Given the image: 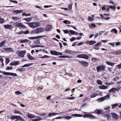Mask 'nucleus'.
<instances>
[{
    "label": "nucleus",
    "instance_id": "1",
    "mask_svg": "<svg viewBox=\"0 0 121 121\" xmlns=\"http://www.w3.org/2000/svg\"><path fill=\"white\" fill-rule=\"evenodd\" d=\"M30 27L34 28L40 26V24L37 22H26Z\"/></svg>",
    "mask_w": 121,
    "mask_h": 121
},
{
    "label": "nucleus",
    "instance_id": "2",
    "mask_svg": "<svg viewBox=\"0 0 121 121\" xmlns=\"http://www.w3.org/2000/svg\"><path fill=\"white\" fill-rule=\"evenodd\" d=\"M16 53L18 54L20 56L23 58L24 57V55L26 53V52L25 51L20 52L18 51Z\"/></svg>",
    "mask_w": 121,
    "mask_h": 121
},
{
    "label": "nucleus",
    "instance_id": "3",
    "mask_svg": "<svg viewBox=\"0 0 121 121\" xmlns=\"http://www.w3.org/2000/svg\"><path fill=\"white\" fill-rule=\"evenodd\" d=\"M2 73L4 75H11L13 76H17V74L16 73H13L7 72H3Z\"/></svg>",
    "mask_w": 121,
    "mask_h": 121
},
{
    "label": "nucleus",
    "instance_id": "4",
    "mask_svg": "<svg viewBox=\"0 0 121 121\" xmlns=\"http://www.w3.org/2000/svg\"><path fill=\"white\" fill-rule=\"evenodd\" d=\"M120 88L119 87H117V88L114 87L110 89L109 91V92H114L116 91H118L119 90Z\"/></svg>",
    "mask_w": 121,
    "mask_h": 121
},
{
    "label": "nucleus",
    "instance_id": "5",
    "mask_svg": "<svg viewBox=\"0 0 121 121\" xmlns=\"http://www.w3.org/2000/svg\"><path fill=\"white\" fill-rule=\"evenodd\" d=\"M78 61L81 64V65L83 67H86L88 65V63L84 61Z\"/></svg>",
    "mask_w": 121,
    "mask_h": 121
},
{
    "label": "nucleus",
    "instance_id": "6",
    "mask_svg": "<svg viewBox=\"0 0 121 121\" xmlns=\"http://www.w3.org/2000/svg\"><path fill=\"white\" fill-rule=\"evenodd\" d=\"M105 68V66L104 65H100L97 67L96 69L97 72H99L101 71L104 70Z\"/></svg>",
    "mask_w": 121,
    "mask_h": 121
},
{
    "label": "nucleus",
    "instance_id": "7",
    "mask_svg": "<svg viewBox=\"0 0 121 121\" xmlns=\"http://www.w3.org/2000/svg\"><path fill=\"white\" fill-rule=\"evenodd\" d=\"M45 37V36H39L35 37H30L29 38V39L30 40H34Z\"/></svg>",
    "mask_w": 121,
    "mask_h": 121
},
{
    "label": "nucleus",
    "instance_id": "8",
    "mask_svg": "<svg viewBox=\"0 0 121 121\" xmlns=\"http://www.w3.org/2000/svg\"><path fill=\"white\" fill-rule=\"evenodd\" d=\"M77 57L79 58H81L85 59H88L89 58L86 55L84 54H82L78 55Z\"/></svg>",
    "mask_w": 121,
    "mask_h": 121
},
{
    "label": "nucleus",
    "instance_id": "9",
    "mask_svg": "<svg viewBox=\"0 0 121 121\" xmlns=\"http://www.w3.org/2000/svg\"><path fill=\"white\" fill-rule=\"evenodd\" d=\"M102 43L101 42H99L97 44H95L94 46V48L96 50H98L100 48L99 46Z\"/></svg>",
    "mask_w": 121,
    "mask_h": 121
},
{
    "label": "nucleus",
    "instance_id": "10",
    "mask_svg": "<svg viewBox=\"0 0 121 121\" xmlns=\"http://www.w3.org/2000/svg\"><path fill=\"white\" fill-rule=\"evenodd\" d=\"M50 53L54 55H62V53L57 52L55 51H51L50 52Z\"/></svg>",
    "mask_w": 121,
    "mask_h": 121
},
{
    "label": "nucleus",
    "instance_id": "11",
    "mask_svg": "<svg viewBox=\"0 0 121 121\" xmlns=\"http://www.w3.org/2000/svg\"><path fill=\"white\" fill-rule=\"evenodd\" d=\"M16 26L18 27L21 28H26V27L21 23H17L16 24Z\"/></svg>",
    "mask_w": 121,
    "mask_h": 121
},
{
    "label": "nucleus",
    "instance_id": "12",
    "mask_svg": "<svg viewBox=\"0 0 121 121\" xmlns=\"http://www.w3.org/2000/svg\"><path fill=\"white\" fill-rule=\"evenodd\" d=\"M19 63V61H13L11 63L10 65H18Z\"/></svg>",
    "mask_w": 121,
    "mask_h": 121
},
{
    "label": "nucleus",
    "instance_id": "13",
    "mask_svg": "<svg viewBox=\"0 0 121 121\" xmlns=\"http://www.w3.org/2000/svg\"><path fill=\"white\" fill-rule=\"evenodd\" d=\"M111 115L112 117L116 120H117L119 118L118 116L114 113H112Z\"/></svg>",
    "mask_w": 121,
    "mask_h": 121
},
{
    "label": "nucleus",
    "instance_id": "14",
    "mask_svg": "<svg viewBox=\"0 0 121 121\" xmlns=\"http://www.w3.org/2000/svg\"><path fill=\"white\" fill-rule=\"evenodd\" d=\"M95 113H96L98 114H103V111L102 110H98L96 109L95 111Z\"/></svg>",
    "mask_w": 121,
    "mask_h": 121
},
{
    "label": "nucleus",
    "instance_id": "15",
    "mask_svg": "<svg viewBox=\"0 0 121 121\" xmlns=\"http://www.w3.org/2000/svg\"><path fill=\"white\" fill-rule=\"evenodd\" d=\"M4 27L5 28L7 29H11L13 28L12 26L11 25H5L4 26Z\"/></svg>",
    "mask_w": 121,
    "mask_h": 121
},
{
    "label": "nucleus",
    "instance_id": "16",
    "mask_svg": "<svg viewBox=\"0 0 121 121\" xmlns=\"http://www.w3.org/2000/svg\"><path fill=\"white\" fill-rule=\"evenodd\" d=\"M4 49L5 51L8 52H14V50L11 48H4Z\"/></svg>",
    "mask_w": 121,
    "mask_h": 121
},
{
    "label": "nucleus",
    "instance_id": "17",
    "mask_svg": "<svg viewBox=\"0 0 121 121\" xmlns=\"http://www.w3.org/2000/svg\"><path fill=\"white\" fill-rule=\"evenodd\" d=\"M27 56L28 58L31 60H35L34 58L31 56L29 54H27Z\"/></svg>",
    "mask_w": 121,
    "mask_h": 121
},
{
    "label": "nucleus",
    "instance_id": "18",
    "mask_svg": "<svg viewBox=\"0 0 121 121\" xmlns=\"http://www.w3.org/2000/svg\"><path fill=\"white\" fill-rule=\"evenodd\" d=\"M27 113L28 114L27 117L28 118L31 119L32 118L35 117V116L34 115L28 112H27Z\"/></svg>",
    "mask_w": 121,
    "mask_h": 121
},
{
    "label": "nucleus",
    "instance_id": "19",
    "mask_svg": "<svg viewBox=\"0 0 121 121\" xmlns=\"http://www.w3.org/2000/svg\"><path fill=\"white\" fill-rule=\"evenodd\" d=\"M52 28V27L50 25H48L47 26L45 29H44L45 31H48L50 30Z\"/></svg>",
    "mask_w": 121,
    "mask_h": 121
},
{
    "label": "nucleus",
    "instance_id": "20",
    "mask_svg": "<svg viewBox=\"0 0 121 121\" xmlns=\"http://www.w3.org/2000/svg\"><path fill=\"white\" fill-rule=\"evenodd\" d=\"M12 19L14 21H17L20 19V18L17 17H13L12 18Z\"/></svg>",
    "mask_w": 121,
    "mask_h": 121
},
{
    "label": "nucleus",
    "instance_id": "21",
    "mask_svg": "<svg viewBox=\"0 0 121 121\" xmlns=\"http://www.w3.org/2000/svg\"><path fill=\"white\" fill-rule=\"evenodd\" d=\"M59 114V113H57L53 112L52 113H49L48 115V117H51V116H54Z\"/></svg>",
    "mask_w": 121,
    "mask_h": 121
},
{
    "label": "nucleus",
    "instance_id": "22",
    "mask_svg": "<svg viewBox=\"0 0 121 121\" xmlns=\"http://www.w3.org/2000/svg\"><path fill=\"white\" fill-rule=\"evenodd\" d=\"M23 11L22 10H16L13 12V13H16V14H19L23 13Z\"/></svg>",
    "mask_w": 121,
    "mask_h": 121
},
{
    "label": "nucleus",
    "instance_id": "23",
    "mask_svg": "<svg viewBox=\"0 0 121 121\" xmlns=\"http://www.w3.org/2000/svg\"><path fill=\"white\" fill-rule=\"evenodd\" d=\"M17 119L18 120H20L21 121H25V120H24L23 118H22L21 116H17Z\"/></svg>",
    "mask_w": 121,
    "mask_h": 121
},
{
    "label": "nucleus",
    "instance_id": "24",
    "mask_svg": "<svg viewBox=\"0 0 121 121\" xmlns=\"http://www.w3.org/2000/svg\"><path fill=\"white\" fill-rule=\"evenodd\" d=\"M99 88L100 89H107L108 88V87L107 86H105L104 85H103L101 86H99Z\"/></svg>",
    "mask_w": 121,
    "mask_h": 121
},
{
    "label": "nucleus",
    "instance_id": "25",
    "mask_svg": "<svg viewBox=\"0 0 121 121\" xmlns=\"http://www.w3.org/2000/svg\"><path fill=\"white\" fill-rule=\"evenodd\" d=\"M71 116L75 117H82L83 116V115L81 114H72Z\"/></svg>",
    "mask_w": 121,
    "mask_h": 121
},
{
    "label": "nucleus",
    "instance_id": "26",
    "mask_svg": "<svg viewBox=\"0 0 121 121\" xmlns=\"http://www.w3.org/2000/svg\"><path fill=\"white\" fill-rule=\"evenodd\" d=\"M113 53L115 55H118L121 53V51L120 50H118L114 52Z\"/></svg>",
    "mask_w": 121,
    "mask_h": 121
},
{
    "label": "nucleus",
    "instance_id": "27",
    "mask_svg": "<svg viewBox=\"0 0 121 121\" xmlns=\"http://www.w3.org/2000/svg\"><path fill=\"white\" fill-rule=\"evenodd\" d=\"M65 52L66 53L68 54H72L73 53L72 51L69 50H65Z\"/></svg>",
    "mask_w": 121,
    "mask_h": 121
},
{
    "label": "nucleus",
    "instance_id": "28",
    "mask_svg": "<svg viewBox=\"0 0 121 121\" xmlns=\"http://www.w3.org/2000/svg\"><path fill=\"white\" fill-rule=\"evenodd\" d=\"M96 25L94 23H91V25H89V26L90 28L92 29L93 28H95L96 27Z\"/></svg>",
    "mask_w": 121,
    "mask_h": 121
},
{
    "label": "nucleus",
    "instance_id": "29",
    "mask_svg": "<svg viewBox=\"0 0 121 121\" xmlns=\"http://www.w3.org/2000/svg\"><path fill=\"white\" fill-rule=\"evenodd\" d=\"M38 28L39 30V33L45 31L44 29L42 27H40Z\"/></svg>",
    "mask_w": 121,
    "mask_h": 121
},
{
    "label": "nucleus",
    "instance_id": "30",
    "mask_svg": "<svg viewBox=\"0 0 121 121\" xmlns=\"http://www.w3.org/2000/svg\"><path fill=\"white\" fill-rule=\"evenodd\" d=\"M106 63L107 65L112 66L114 65L115 64V63H112L108 61H106Z\"/></svg>",
    "mask_w": 121,
    "mask_h": 121
},
{
    "label": "nucleus",
    "instance_id": "31",
    "mask_svg": "<svg viewBox=\"0 0 121 121\" xmlns=\"http://www.w3.org/2000/svg\"><path fill=\"white\" fill-rule=\"evenodd\" d=\"M111 32L113 33L114 32L115 34H117V30L115 29H113L111 30Z\"/></svg>",
    "mask_w": 121,
    "mask_h": 121
},
{
    "label": "nucleus",
    "instance_id": "32",
    "mask_svg": "<svg viewBox=\"0 0 121 121\" xmlns=\"http://www.w3.org/2000/svg\"><path fill=\"white\" fill-rule=\"evenodd\" d=\"M32 18L31 17L26 18H24V20L28 22H30V21L32 19Z\"/></svg>",
    "mask_w": 121,
    "mask_h": 121
},
{
    "label": "nucleus",
    "instance_id": "33",
    "mask_svg": "<svg viewBox=\"0 0 121 121\" xmlns=\"http://www.w3.org/2000/svg\"><path fill=\"white\" fill-rule=\"evenodd\" d=\"M14 112L15 114H23L20 111L18 110H16L14 111Z\"/></svg>",
    "mask_w": 121,
    "mask_h": 121
},
{
    "label": "nucleus",
    "instance_id": "34",
    "mask_svg": "<svg viewBox=\"0 0 121 121\" xmlns=\"http://www.w3.org/2000/svg\"><path fill=\"white\" fill-rule=\"evenodd\" d=\"M33 64V63H32L30 64H26L22 66V67H28L29 66H30L31 65H32Z\"/></svg>",
    "mask_w": 121,
    "mask_h": 121
},
{
    "label": "nucleus",
    "instance_id": "35",
    "mask_svg": "<svg viewBox=\"0 0 121 121\" xmlns=\"http://www.w3.org/2000/svg\"><path fill=\"white\" fill-rule=\"evenodd\" d=\"M6 43V41H2L0 43V47H3Z\"/></svg>",
    "mask_w": 121,
    "mask_h": 121
},
{
    "label": "nucleus",
    "instance_id": "36",
    "mask_svg": "<svg viewBox=\"0 0 121 121\" xmlns=\"http://www.w3.org/2000/svg\"><path fill=\"white\" fill-rule=\"evenodd\" d=\"M103 97L99 98L97 99L98 101L99 102H102L104 100Z\"/></svg>",
    "mask_w": 121,
    "mask_h": 121
},
{
    "label": "nucleus",
    "instance_id": "37",
    "mask_svg": "<svg viewBox=\"0 0 121 121\" xmlns=\"http://www.w3.org/2000/svg\"><path fill=\"white\" fill-rule=\"evenodd\" d=\"M104 100H106L110 98V96L109 95H107L103 97Z\"/></svg>",
    "mask_w": 121,
    "mask_h": 121
},
{
    "label": "nucleus",
    "instance_id": "38",
    "mask_svg": "<svg viewBox=\"0 0 121 121\" xmlns=\"http://www.w3.org/2000/svg\"><path fill=\"white\" fill-rule=\"evenodd\" d=\"M91 60L93 62H95L98 60V59L97 58H92Z\"/></svg>",
    "mask_w": 121,
    "mask_h": 121
},
{
    "label": "nucleus",
    "instance_id": "39",
    "mask_svg": "<svg viewBox=\"0 0 121 121\" xmlns=\"http://www.w3.org/2000/svg\"><path fill=\"white\" fill-rule=\"evenodd\" d=\"M63 118H64L66 119L69 120L72 118V117L69 116H63Z\"/></svg>",
    "mask_w": 121,
    "mask_h": 121
},
{
    "label": "nucleus",
    "instance_id": "40",
    "mask_svg": "<svg viewBox=\"0 0 121 121\" xmlns=\"http://www.w3.org/2000/svg\"><path fill=\"white\" fill-rule=\"evenodd\" d=\"M96 43V42L94 41H90V45H93Z\"/></svg>",
    "mask_w": 121,
    "mask_h": 121
},
{
    "label": "nucleus",
    "instance_id": "41",
    "mask_svg": "<svg viewBox=\"0 0 121 121\" xmlns=\"http://www.w3.org/2000/svg\"><path fill=\"white\" fill-rule=\"evenodd\" d=\"M29 41V40L27 39H25L22 40H21L20 42L21 43H24L27 42Z\"/></svg>",
    "mask_w": 121,
    "mask_h": 121
},
{
    "label": "nucleus",
    "instance_id": "42",
    "mask_svg": "<svg viewBox=\"0 0 121 121\" xmlns=\"http://www.w3.org/2000/svg\"><path fill=\"white\" fill-rule=\"evenodd\" d=\"M118 105V104H113L111 105L112 106V108L113 109L114 108H115Z\"/></svg>",
    "mask_w": 121,
    "mask_h": 121
},
{
    "label": "nucleus",
    "instance_id": "43",
    "mask_svg": "<svg viewBox=\"0 0 121 121\" xmlns=\"http://www.w3.org/2000/svg\"><path fill=\"white\" fill-rule=\"evenodd\" d=\"M88 20L89 21H92L94 20V19L93 17H89L88 18Z\"/></svg>",
    "mask_w": 121,
    "mask_h": 121
},
{
    "label": "nucleus",
    "instance_id": "44",
    "mask_svg": "<svg viewBox=\"0 0 121 121\" xmlns=\"http://www.w3.org/2000/svg\"><path fill=\"white\" fill-rule=\"evenodd\" d=\"M17 116H12L11 117V119L12 120L17 119Z\"/></svg>",
    "mask_w": 121,
    "mask_h": 121
},
{
    "label": "nucleus",
    "instance_id": "45",
    "mask_svg": "<svg viewBox=\"0 0 121 121\" xmlns=\"http://www.w3.org/2000/svg\"><path fill=\"white\" fill-rule=\"evenodd\" d=\"M90 114H85L83 115V117L84 118L86 117L89 118V116Z\"/></svg>",
    "mask_w": 121,
    "mask_h": 121
},
{
    "label": "nucleus",
    "instance_id": "46",
    "mask_svg": "<svg viewBox=\"0 0 121 121\" xmlns=\"http://www.w3.org/2000/svg\"><path fill=\"white\" fill-rule=\"evenodd\" d=\"M97 95V94L96 93L93 94V95H90V97L91 98H93L95 97Z\"/></svg>",
    "mask_w": 121,
    "mask_h": 121
},
{
    "label": "nucleus",
    "instance_id": "47",
    "mask_svg": "<svg viewBox=\"0 0 121 121\" xmlns=\"http://www.w3.org/2000/svg\"><path fill=\"white\" fill-rule=\"evenodd\" d=\"M110 8L114 10H116V7L114 5H113V6L110 5Z\"/></svg>",
    "mask_w": 121,
    "mask_h": 121
},
{
    "label": "nucleus",
    "instance_id": "48",
    "mask_svg": "<svg viewBox=\"0 0 121 121\" xmlns=\"http://www.w3.org/2000/svg\"><path fill=\"white\" fill-rule=\"evenodd\" d=\"M89 118L91 119H95V117L91 114H90Z\"/></svg>",
    "mask_w": 121,
    "mask_h": 121
},
{
    "label": "nucleus",
    "instance_id": "49",
    "mask_svg": "<svg viewBox=\"0 0 121 121\" xmlns=\"http://www.w3.org/2000/svg\"><path fill=\"white\" fill-rule=\"evenodd\" d=\"M34 31L36 34H38L39 33L38 28H36L35 30Z\"/></svg>",
    "mask_w": 121,
    "mask_h": 121
},
{
    "label": "nucleus",
    "instance_id": "50",
    "mask_svg": "<svg viewBox=\"0 0 121 121\" xmlns=\"http://www.w3.org/2000/svg\"><path fill=\"white\" fill-rule=\"evenodd\" d=\"M111 107L109 106L105 107L104 108V110H105L109 109H110Z\"/></svg>",
    "mask_w": 121,
    "mask_h": 121
},
{
    "label": "nucleus",
    "instance_id": "51",
    "mask_svg": "<svg viewBox=\"0 0 121 121\" xmlns=\"http://www.w3.org/2000/svg\"><path fill=\"white\" fill-rule=\"evenodd\" d=\"M6 64H8L10 61L9 58H6Z\"/></svg>",
    "mask_w": 121,
    "mask_h": 121
},
{
    "label": "nucleus",
    "instance_id": "52",
    "mask_svg": "<svg viewBox=\"0 0 121 121\" xmlns=\"http://www.w3.org/2000/svg\"><path fill=\"white\" fill-rule=\"evenodd\" d=\"M4 22V20L3 18L0 17V23H3Z\"/></svg>",
    "mask_w": 121,
    "mask_h": 121
},
{
    "label": "nucleus",
    "instance_id": "53",
    "mask_svg": "<svg viewBox=\"0 0 121 121\" xmlns=\"http://www.w3.org/2000/svg\"><path fill=\"white\" fill-rule=\"evenodd\" d=\"M49 57V56H48L46 55H45L44 56H43L42 57H40V58H48Z\"/></svg>",
    "mask_w": 121,
    "mask_h": 121
},
{
    "label": "nucleus",
    "instance_id": "54",
    "mask_svg": "<svg viewBox=\"0 0 121 121\" xmlns=\"http://www.w3.org/2000/svg\"><path fill=\"white\" fill-rule=\"evenodd\" d=\"M13 68L12 67L8 66L6 67V69L7 70H10L12 69Z\"/></svg>",
    "mask_w": 121,
    "mask_h": 121
},
{
    "label": "nucleus",
    "instance_id": "55",
    "mask_svg": "<svg viewBox=\"0 0 121 121\" xmlns=\"http://www.w3.org/2000/svg\"><path fill=\"white\" fill-rule=\"evenodd\" d=\"M97 83L101 85L102 84V82L101 81L99 80H97Z\"/></svg>",
    "mask_w": 121,
    "mask_h": 121
},
{
    "label": "nucleus",
    "instance_id": "56",
    "mask_svg": "<svg viewBox=\"0 0 121 121\" xmlns=\"http://www.w3.org/2000/svg\"><path fill=\"white\" fill-rule=\"evenodd\" d=\"M105 117H106L108 118V120L109 118L110 117V115L108 114H107L105 115Z\"/></svg>",
    "mask_w": 121,
    "mask_h": 121
},
{
    "label": "nucleus",
    "instance_id": "57",
    "mask_svg": "<svg viewBox=\"0 0 121 121\" xmlns=\"http://www.w3.org/2000/svg\"><path fill=\"white\" fill-rule=\"evenodd\" d=\"M44 47L43 46H42L41 45H35L33 46V47H34V48H36V47Z\"/></svg>",
    "mask_w": 121,
    "mask_h": 121
},
{
    "label": "nucleus",
    "instance_id": "58",
    "mask_svg": "<svg viewBox=\"0 0 121 121\" xmlns=\"http://www.w3.org/2000/svg\"><path fill=\"white\" fill-rule=\"evenodd\" d=\"M15 92L16 95H18L20 94H22V93L18 91H15Z\"/></svg>",
    "mask_w": 121,
    "mask_h": 121
},
{
    "label": "nucleus",
    "instance_id": "59",
    "mask_svg": "<svg viewBox=\"0 0 121 121\" xmlns=\"http://www.w3.org/2000/svg\"><path fill=\"white\" fill-rule=\"evenodd\" d=\"M116 67L119 69L121 68V63L120 64L117 65V66Z\"/></svg>",
    "mask_w": 121,
    "mask_h": 121
},
{
    "label": "nucleus",
    "instance_id": "60",
    "mask_svg": "<svg viewBox=\"0 0 121 121\" xmlns=\"http://www.w3.org/2000/svg\"><path fill=\"white\" fill-rule=\"evenodd\" d=\"M72 4H70L69 5V9H70L71 10L72 7Z\"/></svg>",
    "mask_w": 121,
    "mask_h": 121
},
{
    "label": "nucleus",
    "instance_id": "61",
    "mask_svg": "<svg viewBox=\"0 0 121 121\" xmlns=\"http://www.w3.org/2000/svg\"><path fill=\"white\" fill-rule=\"evenodd\" d=\"M16 33L18 35H20L24 33V32L23 31H21L18 32L17 33Z\"/></svg>",
    "mask_w": 121,
    "mask_h": 121
},
{
    "label": "nucleus",
    "instance_id": "62",
    "mask_svg": "<svg viewBox=\"0 0 121 121\" xmlns=\"http://www.w3.org/2000/svg\"><path fill=\"white\" fill-rule=\"evenodd\" d=\"M76 38L74 37H72L71 39H70V40L72 42L75 40Z\"/></svg>",
    "mask_w": 121,
    "mask_h": 121
},
{
    "label": "nucleus",
    "instance_id": "63",
    "mask_svg": "<svg viewBox=\"0 0 121 121\" xmlns=\"http://www.w3.org/2000/svg\"><path fill=\"white\" fill-rule=\"evenodd\" d=\"M42 120V119H33L32 120L33 121H38Z\"/></svg>",
    "mask_w": 121,
    "mask_h": 121
},
{
    "label": "nucleus",
    "instance_id": "64",
    "mask_svg": "<svg viewBox=\"0 0 121 121\" xmlns=\"http://www.w3.org/2000/svg\"><path fill=\"white\" fill-rule=\"evenodd\" d=\"M108 44L110 45H111L113 47H114V43H108Z\"/></svg>",
    "mask_w": 121,
    "mask_h": 121
}]
</instances>
